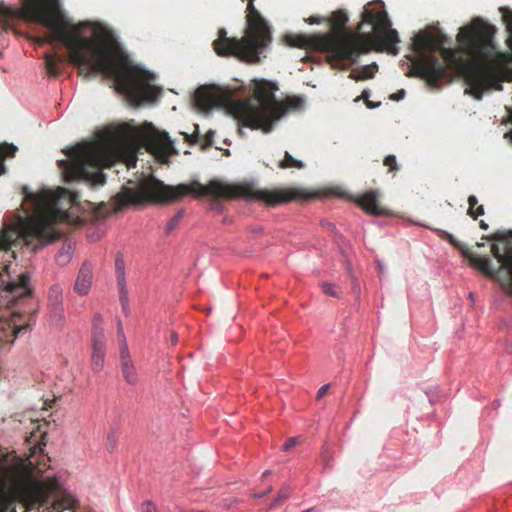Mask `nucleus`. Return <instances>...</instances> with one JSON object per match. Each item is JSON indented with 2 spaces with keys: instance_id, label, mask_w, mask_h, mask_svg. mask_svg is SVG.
Instances as JSON below:
<instances>
[{
  "instance_id": "41",
  "label": "nucleus",
  "mask_w": 512,
  "mask_h": 512,
  "mask_svg": "<svg viewBox=\"0 0 512 512\" xmlns=\"http://www.w3.org/2000/svg\"><path fill=\"white\" fill-rule=\"evenodd\" d=\"M444 235H445V239H447L452 245L458 246L454 237L451 234L445 232Z\"/></svg>"
},
{
  "instance_id": "40",
  "label": "nucleus",
  "mask_w": 512,
  "mask_h": 512,
  "mask_svg": "<svg viewBox=\"0 0 512 512\" xmlns=\"http://www.w3.org/2000/svg\"><path fill=\"white\" fill-rule=\"evenodd\" d=\"M368 97H369V91L364 90L362 92L361 96L356 98L355 101H359L360 99H363L366 102V101H369Z\"/></svg>"
},
{
  "instance_id": "1",
  "label": "nucleus",
  "mask_w": 512,
  "mask_h": 512,
  "mask_svg": "<svg viewBox=\"0 0 512 512\" xmlns=\"http://www.w3.org/2000/svg\"><path fill=\"white\" fill-rule=\"evenodd\" d=\"M0 14L44 26L49 33L39 42L66 46L69 62L78 67L79 75L85 79L98 73L114 79L117 90L136 105L158 98L161 89L151 83L154 74L134 65L111 34H96L94 38L81 35V25L67 18L61 0H21L19 9L0 4Z\"/></svg>"
},
{
  "instance_id": "30",
  "label": "nucleus",
  "mask_w": 512,
  "mask_h": 512,
  "mask_svg": "<svg viewBox=\"0 0 512 512\" xmlns=\"http://www.w3.org/2000/svg\"><path fill=\"white\" fill-rule=\"evenodd\" d=\"M116 445H117V436L115 433H110L108 434L107 436V441H106V449L109 451V452H113L116 448Z\"/></svg>"
},
{
  "instance_id": "34",
  "label": "nucleus",
  "mask_w": 512,
  "mask_h": 512,
  "mask_svg": "<svg viewBox=\"0 0 512 512\" xmlns=\"http://www.w3.org/2000/svg\"><path fill=\"white\" fill-rule=\"evenodd\" d=\"M468 204H469V208H468L467 214L470 213V212H473V210L477 206L478 200H477L476 196L470 195L468 197Z\"/></svg>"
},
{
  "instance_id": "6",
  "label": "nucleus",
  "mask_w": 512,
  "mask_h": 512,
  "mask_svg": "<svg viewBox=\"0 0 512 512\" xmlns=\"http://www.w3.org/2000/svg\"><path fill=\"white\" fill-rule=\"evenodd\" d=\"M253 84V94L242 101L232 99L239 86L226 85V114L237 120L240 134L242 127L268 133L272 131L274 122L288 111V107L275 97L276 84L265 79H255Z\"/></svg>"
},
{
  "instance_id": "3",
  "label": "nucleus",
  "mask_w": 512,
  "mask_h": 512,
  "mask_svg": "<svg viewBox=\"0 0 512 512\" xmlns=\"http://www.w3.org/2000/svg\"><path fill=\"white\" fill-rule=\"evenodd\" d=\"M145 148L159 162L168 163L178 154L172 140L165 131L152 124L144 127L122 125L103 130L96 141L83 142L65 151L67 160L59 161L66 182H85L90 186L105 183L103 169L117 162L135 165V154Z\"/></svg>"
},
{
  "instance_id": "21",
  "label": "nucleus",
  "mask_w": 512,
  "mask_h": 512,
  "mask_svg": "<svg viewBox=\"0 0 512 512\" xmlns=\"http://www.w3.org/2000/svg\"><path fill=\"white\" fill-rule=\"evenodd\" d=\"M62 288L59 284H54L48 292V303L54 312H60L62 309Z\"/></svg>"
},
{
  "instance_id": "42",
  "label": "nucleus",
  "mask_w": 512,
  "mask_h": 512,
  "mask_svg": "<svg viewBox=\"0 0 512 512\" xmlns=\"http://www.w3.org/2000/svg\"><path fill=\"white\" fill-rule=\"evenodd\" d=\"M509 119H510V121L512 123V109L509 110ZM505 138H508L512 142V130L507 132V133H505Z\"/></svg>"
},
{
  "instance_id": "11",
  "label": "nucleus",
  "mask_w": 512,
  "mask_h": 512,
  "mask_svg": "<svg viewBox=\"0 0 512 512\" xmlns=\"http://www.w3.org/2000/svg\"><path fill=\"white\" fill-rule=\"evenodd\" d=\"M310 197H312V194L299 187L260 189L253 183H226V199L260 201L269 207H276L297 199H309Z\"/></svg>"
},
{
  "instance_id": "22",
  "label": "nucleus",
  "mask_w": 512,
  "mask_h": 512,
  "mask_svg": "<svg viewBox=\"0 0 512 512\" xmlns=\"http://www.w3.org/2000/svg\"><path fill=\"white\" fill-rule=\"evenodd\" d=\"M277 168L279 169H288V168H295V169H303L305 167V164L298 159H295L289 152H284L283 159H275L273 161Z\"/></svg>"
},
{
  "instance_id": "23",
  "label": "nucleus",
  "mask_w": 512,
  "mask_h": 512,
  "mask_svg": "<svg viewBox=\"0 0 512 512\" xmlns=\"http://www.w3.org/2000/svg\"><path fill=\"white\" fill-rule=\"evenodd\" d=\"M17 147L13 144L3 143L0 144V175L5 173L4 161L8 157H14Z\"/></svg>"
},
{
  "instance_id": "32",
  "label": "nucleus",
  "mask_w": 512,
  "mask_h": 512,
  "mask_svg": "<svg viewBox=\"0 0 512 512\" xmlns=\"http://www.w3.org/2000/svg\"><path fill=\"white\" fill-rule=\"evenodd\" d=\"M298 443V438L292 437L286 440V442L283 444V450L288 451L291 448H293Z\"/></svg>"
},
{
  "instance_id": "37",
  "label": "nucleus",
  "mask_w": 512,
  "mask_h": 512,
  "mask_svg": "<svg viewBox=\"0 0 512 512\" xmlns=\"http://www.w3.org/2000/svg\"><path fill=\"white\" fill-rule=\"evenodd\" d=\"M328 388H329V385H323L322 387L319 388L318 392H317V399H321L322 397H324L328 391Z\"/></svg>"
},
{
  "instance_id": "2",
  "label": "nucleus",
  "mask_w": 512,
  "mask_h": 512,
  "mask_svg": "<svg viewBox=\"0 0 512 512\" xmlns=\"http://www.w3.org/2000/svg\"><path fill=\"white\" fill-rule=\"evenodd\" d=\"M510 36L506 43L511 51H500L495 43L497 28L480 17L461 27L456 40L458 48H446V36H434L421 31L414 36L412 49L418 54L411 62L408 77H419L431 87H437L444 77L446 67L436 56L427 52H439L443 61L459 68L468 85L466 93L481 100L485 92L503 89L504 82H512V11L503 16Z\"/></svg>"
},
{
  "instance_id": "16",
  "label": "nucleus",
  "mask_w": 512,
  "mask_h": 512,
  "mask_svg": "<svg viewBox=\"0 0 512 512\" xmlns=\"http://www.w3.org/2000/svg\"><path fill=\"white\" fill-rule=\"evenodd\" d=\"M105 336L97 331L92 341L91 368L94 372H100L105 363Z\"/></svg>"
},
{
  "instance_id": "26",
  "label": "nucleus",
  "mask_w": 512,
  "mask_h": 512,
  "mask_svg": "<svg viewBox=\"0 0 512 512\" xmlns=\"http://www.w3.org/2000/svg\"><path fill=\"white\" fill-rule=\"evenodd\" d=\"M373 76H374V73L372 71H370L369 67H366L360 74L356 75V74L351 73L349 75L350 78H352L356 81L373 78Z\"/></svg>"
},
{
  "instance_id": "14",
  "label": "nucleus",
  "mask_w": 512,
  "mask_h": 512,
  "mask_svg": "<svg viewBox=\"0 0 512 512\" xmlns=\"http://www.w3.org/2000/svg\"><path fill=\"white\" fill-rule=\"evenodd\" d=\"M194 103L201 111L224 107V89L216 86H200L194 92Z\"/></svg>"
},
{
  "instance_id": "49",
  "label": "nucleus",
  "mask_w": 512,
  "mask_h": 512,
  "mask_svg": "<svg viewBox=\"0 0 512 512\" xmlns=\"http://www.w3.org/2000/svg\"><path fill=\"white\" fill-rule=\"evenodd\" d=\"M230 155V151L229 149H226V157H228Z\"/></svg>"
},
{
  "instance_id": "9",
  "label": "nucleus",
  "mask_w": 512,
  "mask_h": 512,
  "mask_svg": "<svg viewBox=\"0 0 512 512\" xmlns=\"http://www.w3.org/2000/svg\"><path fill=\"white\" fill-rule=\"evenodd\" d=\"M272 40V27L255 8L254 0H248L244 35L239 39L226 37V57L259 64L267 57Z\"/></svg>"
},
{
  "instance_id": "45",
  "label": "nucleus",
  "mask_w": 512,
  "mask_h": 512,
  "mask_svg": "<svg viewBox=\"0 0 512 512\" xmlns=\"http://www.w3.org/2000/svg\"><path fill=\"white\" fill-rule=\"evenodd\" d=\"M479 226L483 230H487L488 227H489L488 224L485 221H483V220L480 221Z\"/></svg>"
},
{
  "instance_id": "47",
  "label": "nucleus",
  "mask_w": 512,
  "mask_h": 512,
  "mask_svg": "<svg viewBox=\"0 0 512 512\" xmlns=\"http://www.w3.org/2000/svg\"><path fill=\"white\" fill-rule=\"evenodd\" d=\"M118 332L121 333L122 332V327H121V322L119 321L118 323Z\"/></svg>"
},
{
  "instance_id": "35",
  "label": "nucleus",
  "mask_w": 512,
  "mask_h": 512,
  "mask_svg": "<svg viewBox=\"0 0 512 512\" xmlns=\"http://www.w3.org/2000/svg\"><path fill=\"white\" fill-rule=\"evenodd\" d=\"M142 512H158L155 505L151 502H145L142 504Z\"/></svg>"
},
{
  "instance_id": "5",
  "label": "nucleus",
  "mask_w": 512,
  "mask_h": 512,
  "mask_svg": "<svg viewBox=\"0 0 512 512\" xmlns=\"http://www.w3.org/2000/svg\"><path fill=\"white\" fill-rule=\"evenodd\" d=\"M187 195L206 201L209 210L221 212L224 203V181L212 179L208 183L202 184L193 180L189 183L169 186L150 176L140 183L137 190L123 187L112 199L113 211L117 212L128 205H138L144 202L179 201Z\"/></svg>"
},
{
  "instance_id": "48",
  "label": "nucleus",
  "mask_w": 512,
  "mask_h": 512,
  "mask_svg": "<svg viewBox=\"0 0 512 512\" xmlns=\"http://www.w3.org/2000/svg\"><path fill=\"white\" fill-rule=\"evenodd\" d=\"M476 246H477V247H483V246H484V244H483V243H477V244H476Z\"/></svg>"
},
{
  "instance_id": "38",
  "label": "nucleus",
  "mask_w": 512,
  "mask_h": 512,
  "mask_svg": "<svg viewBox=\"0 0 512 512\" xmlns=\"http://www.w3.org/2000/svg\"><path fill=\"white\" fill-rule=\"evenodd\" d=\"M28 328V325H19V326H15L14 329H13V333H14V336L17 337V335L26 330Z\"/></svg>"
},
{
  "instance_id": "4",
  "label": "nucleus",
  "mask_w": 512,
  "mask_h": 512,
  "mask_svg": "<svg viewBox=\"0 0 512 512\" xmlns=\"http://www.w3.org/2000/svg\"><path fill=\"white\" fill-rule=\"evenodd\" d=\"M78 192L58 187L55 191L35 194L25 191V199L36 208V212L26 218L17 215L5 224L0 235V250L23 245L37 251L61 237L54 225L72 222L70 209L79 206Z\"/></svg>"
},
{
  "instance_id": "46",
  "label": "nucleus",
  "mask_w": 512,
  "mask_h": 512,
  "mask_svg": "<svg viewBox=\"0 0 512 512\" xmlns=\"http://www.w3.org/2000/svg\"><path fill=\"white\" fill-rule=\"evenodd\" d=\"M272 488L269 487L265 492L261 493V494H258V495H255L256 497H263L264 495H266L267 493L271 492Z\"/></svg>"
},
{
  "instance_id": "28",
  "label": "nucleus",
  "mask_w": 512,
  "mask_h": 512,
  "mask_svg": "<svg viewBox=\"0 0 512 512\" xmlns=\"http://www.w3.org/2000/svg\"><path fill=\"white\" fill-rule=\"evenodd\" d=\"M103 319L102 316L99 314L94 315L93 317V330H92V338L94 337L95 333L97 331H101L104 334L103 328Z\"/></svg>"
},
{
  "instance_id": "27",
  "label": "nucleus",
  "mask_w": 512,
  "mask_h": 512,
  "mask_svg": "<svg viewBox=\"0 0 512 512\" xmlns=\"http://www.w3.org/2000/svg\"><path fill=\"white\" fill-rule=\"evenodd\" d=\"M182 218V213L179 212L177 214H175L167 223V226H166V232L167 233H170L171 231H173L179 224L180 220Z\"/></svg>"
},
{
  "instance_id": "43",
  "label": "nucleus",
  "mask_w": 512,
  "mask_h": 512,
  "mask_svg": "<svg viewBox=\"0 0 512 512\" xmlns=\"http://www.w3.org/2000/svg\"><path fill=\"white\" fill-rule=\"evenodd\" d=\"M170 341H171V343H172L173 345L177 343V341H178V335H177V333H176V332H174V331H172V332H171V335H170Z\"/></svg>"
},
{
  "instance_id": "12",
  "label": "nucleus",
  "mask_w": 512,
  "mask_h": 512,
  "mask_svg": "<svg viewBox=\"0 0 512 512\" xmlns=\"http://www.w3.org/2000/svg\"><path fill=\"white\" fill-rule=\"evenodd\" d=\"M289 44L299 48H312L327 53L330 64H337L341 59L349 57L355 49V43L339 35L303 36L294 35L289 38Z\"/></svg>"
},
{
  "instance_id": "18",
  "label": "nucleus",
  "mask_w": 512,
  "mask_h": 512,
  "mask_svg": "<svg viewBox=\"0 0 512 512\" xmlns=\"http://www.w3.org/2000/svg\"><path fill=\"white\" fill-rule=\"evenodd\" d=\"M357 202L365 211L371 214L384 215L387 213L386 209L380 205L378 193L374 190L367 191L359 196Z\"/></svg>"
},
{
  "instance_id": "24",
  "label": "nucleus",
  "mask_w": 512,
  "mask_h": 512,
  "mask_svg": "<svg viewBox=\"0 0 512 512\" xmlns=\"http://www.w3.org/2000/svg\"><path fill=\"white\" fill-rule=\"evenodd\" d=\"M213 48L217 55L224 56V29L218 31V38L213 42Z\"/></svg>"
},
{
  "instance_id": "20",
  "label": "nucleus",
  "mask_w": 512,
  "mask_h": 512,
  "mask_svg": "<svg viewBox=\"0 0 512 512\" xmlns=\"http://www.w3.org/2000/svg\"><path fill=\"white\" fill-rule=\"evenodd\" d=\"M65 59L57 54L45 55V68L47 73L52 77H57L61 73V69Z\"/></svg>"
},
{
  "instance_id": "7",
  "label": "nucleus",
  "mask_w": 512,
  "mask_h": 512,
  "mask_svg": "<svg viewBox=\"0 0 512 512\" xmlns=\"http://www.w3.org/2000/svg\"><path fill=\"white\" fill-rule=\"evenodd\" d=\"M362 17L363 21L372 25L373 33H345L344 28L348 21L347 14L338 10L333 12L331 16L332 33L330 35H339L355 43V49H353L351 55L341 59L340 62L350 61L355 63L360 55L372 50L397 55L399 53L397 44L400 42L398 32L391 28V22L386 11L366 10Z\"/></svg>"
},
{
  "instance_id": "25",
  "label": "nucleus",
  "mask_w": 512,
  "mask_h": 512,
  "mask_svg": "<svg viewBox=\"0 0 512 512\" xmlns=\"http://www.w3.org/2000/svg\"><path fill=\"white\" fill-rule=\"evenodd\" d=\"M383 164L388 167V172L396 173L399 169L396 157L394 155H388L385 157Z\"/></svg>"
},
{
  "instance_id": "10",
  "label": "nucleus",
  "mask_w": 512,
  "mask_h": 512,
  "mask_svg": "<svg viewBox=\"0 0 512 512\" xmlns=\"http://www.w3.org/2000/svg\"><path fill=\"white\" fill-rule=\"evenodd\" d=\"M482 239L505 244L506 254L501 253L497 243L491 245V254L500 263L498 269H493L491 260L487 256L476 255L469 249H463L462 255L469 260L473 267L479 269L487 276L495 277L497 274L505 271V279L501 285L512 290V230L497 231L491 235L482 236Z\"/></svg>"
},
{
  "instance_id": "13",
  "label": "nucleus",
  "mask_w": 512,
  "mask_h": 512,
  "mask_svg": "<svg viewBox=\"0 0 512 512\" xmlns=\"http://www.w3.org/2000/svg\"><path fill=\"white\" fill-rule=\"evenodd\" d=\"M0 288L15 299L28 297L32 293L29 274L22 273L13 279L7 266L0 272Z\"/></svg>"
},
{
  "instance_id": "50",
  "label": "nucleus",
  "mask_w": 512,
  "mask_h": 512,
  "mask_svg": "<svg viewBox=\"0 0 512 512\" xmlns=\"http://www.w3.org/2000/svg\"><path fill=\"white\" fill-rule=\"evenodd\" d=\"M268 474H269V471H265V472L263 473V477H266Z\"/></svg>"
},
{
  "instance_id": "19",
  "label": "nucleus",
  "mask_w": 512,
  "mask_h": 512,
  "mask_svg": "<svg viewBox=\"0 0 512 512\" xmlns=\"http://www.w3.org/2000/svg\"><path fill=\"white\" fill-rule=\"evenodd\" d=\"M115 271H116L117 283L119 286L120 301L122 303L123 309L126 310L127 305H128V297H127V291H126L124 260L120 254L117 255V257L115 259Z\"/></svg>"
},
{
  "instance_id": "33",
  "label": "nucleus",
  "mask_w": 512,
  "mask_h": 512,
  "mask_svg": "<svg viewBox=\"0 0 512 512\" xmlns=\"http://www.w3.org/2000/svg\"><path fill=\"white\" fill-rule=\"evenodd\" d=\"M473 219H477L479 216L484 215V207L483 205H478L473 212L468 213Z\"/></svg>"
},
{
  "instance_id": "44",
  "label": "nucleus",
  "mask_w": 512,
  "mask_h": 512,
  "mask_svg": "<svg viewBox=\"0 0 512 512\" xmlns=\"http://www.w3.org/2000/svg\"><path fill=\"white\" fill-rule=\"evenodd\" d=\"M366 106L368 108H375V107H378L380 105V103H377V104H374L373 102H371L370 100L369 101H366L365 102Z\"/></svg>"
},
{
  "instance_id": "8",
  "label": "nucleus",
  "mask_w": 512,
  "mask_h": 512,
  "mask_svg": "<svg viewBox=\"0 0 512 512\" xmlns=\"http://www.w3.org/2000/svg\"><path fill=\"white\" fill-rule=\"evenodd\" d=\"M32 463L28 464L14 452L0 456V512H16L13 505L21 503L27 511L37 506L40 512V480L32 472Z\"/></svg>"
},
{
  "instance_id": "29",
  "label": "nucleus",
  "mask_w": 512,
  "mask_h": 512,
  "mask_svg": "<svg viewBox=\"0 0 512 512\" xmlns=\"http://www.w3.org/2000/svg\"><path fill=\"white\" fill-rule=\"evenodd\" d=\"M322 290L326 295L332 296V297H339V292L336 288V286L329 284V283H323L322 284Z\"/></svg>"
},
{
  "instance_id": "39",
  "label": "nucleus",
  "mask_w": 512,
  "mask_h": 512,
  "mask_svg": "<svg viewBox=\"0 0 512 512\" xmlns=\"http://www.w3.org/2000/svg\"><path fill=\"white\" fill-rule=\"evenodd\" d=\"M322 22V19L320 17H316V16H311L309 19H308V23L309 24H319Z\"/></svg>"
},
{
  "instance_id": "31",
  "label": "nucleus",
  "mask_w": 512,
  "mask_h": 512,
  "mask_svg": "<svg viewBox=\"0 0 512 512\" xmlns=\"http://www.w3.org/2000/svg\"><path fill=\"white\" fill-rule=\"evenodd\" d=\"M289 489L288 488H283L279 491L278 493V496L276 497V499L273 501V503L271 504V506H277L278 504H280L283 500L287 499L289 497Z\"/></svg>"
},
{
  "instance_id": "17",
  "label": "nucleus",
  "mask_w": 512,
  "mask_h": 512,
  "mask_svg": "<svg viewBox=\"0 0 512 512\" xmlns=\"http://www.w3.org/2000/svg\"><path fill=\"white\" fill-rule=\"evenodd\" d=\"M93 280V269L88 263H83L79 269L75 284L74 291L78 295H86L90 291Z\"/></svg>"
},
{
  "instance_id": "15",
  "label": "nucleus",
  "mask_w": 512,
  "mask_h": 512,
  "mask_svg": "<svg viewBox=\"0 0 512 512\" xmlns=\"http://www.w3.org/2000/svg\"><path fill=\"white\" fill-rule=\"evenodd\" d=\"M120 365L123 378L129 385H136L138 383V374L136 368L131 360L127 343L125 338L120 345Z\"/></svg>"
},
{
  "instance_id": "36",
  "label": "nucleus",
  "mask_w": 512,
  "mask_h": 512,
  "mask_svg": "<svg viewBox=\"0 0 512 512\" xmlns=\"http://www.w3.org/2000/svg\"><path fill=\"white\" fill-rule=\"evenodd\" d=\"M405 96V91L403 89L399 90L398 92L396 93H393L391 96H390V99L391 100H394V101H399L401 99H403Z\"/></svg>"
}]
</instances>
